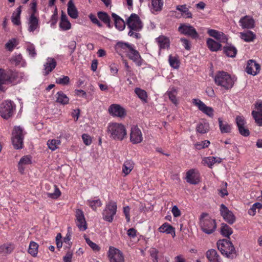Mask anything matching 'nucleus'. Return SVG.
<instances>
[{
    "label": "nucleus",
    "instance_id": "obj_37",
    "mask_svg": "<svg viewBox=\"0 0 262 262\" xmlns=\"http://www.w3.org/2000/svg\"><path fill=\"white\" fill-rule=\"evenodd\" d=\"M220 129L221 132L223 134L229 133L231 131L232 126L231 124H229L225 121H223L222 118H219L218 119Z\"/></svg>",
    "mask_w": 262,
    "mask_h": 262
},
{
    "label": "nucleus",
    "instance_id": "obj_25",
    "mask_svg": "<svg viewBox=\"0 0 262 262\" xmlns=\"http://www.w3.org/2000/svg\"><path fill=\"white\" fill-rule=\"evenodd\" d=\"M222 161V159L220 157H207L203 158L202 164L211 168L214 164L221 163Z\"/></svg>",
    "mask_w": 262,
    "mask_h": 262
},
{
    "label": "nucleus",
    "instance_id": "obj_52",
    "mask_svg": "<svg viewBox=\"0 0 262 262\" xmlns=\"http://www.w3.org/2000/svg\"><path fill=\"white\" fill-rule=\"evenodd\" d=\"M26 50L29 55L32 58H34L36 55V52L35 46L32 43L28 42L26 44Z\"/></svg>",
    "mask_w": 262,
    "mask_h": 262
},
{
    "label": "nucleus",
    "instance_id": "obj_57",
    "mask_svg": "<svg viewBox=\"0 0 262 262\" xmlns=\"http://www.w3.org/2000/svg\"><path fill=\"white\" fill-rule=\"evenodd\" d=\"M69 82L70 78L68 76L62 75L56 79V82L61 85H67Z\"/></svg>",
    "mask_w": 262,
    "mask_h": 262
},
{
    "label": "nucleus",
    "instance_id": "obj_39",
    "mask_svg": "<svg viewBox=\"0 0 262 262\" xmlns=\"http://www.w3.org/2000/svg\"><path fill=\"white\" fill-rule=\"evenodd\" d=\"M134 167V162L130 160H126L122 166V172L124 176L128 174Z\"/></svg>",
    "mask_w": 262,
    "mask_h": 262
},
{
    "label": "nucleus",
    "instance_id": "obj_60",
    "mask_svg": "<svg viewBox=\"0 0 262 262\" xmlns=\"http://www.w3.org/2000/svg\"><path fill=\"white\" fill-rule=\"evenodd\" d=\"M86 243L87 244L94 250L95 251H98L100 249L99 246L95 243L92 242L89 238H85Z\"/></svg>",
    "mask_w": 262,
    "mask_h": 262
},
{
    "label": "nucleus",
    "instance_id": "obj_16",
    "mask_svg": "<svg viewBox=\"0 0 262 262\" xmlns=\"http://www.w3.org/2000/svg\"><path fill=\"white\" fill-rule=\"evenodd\" d=\"M220 212L224 219L230 224H232L235 221V217L232 212L223 204L220 206Z\"/></svg>",
    "mask_w": 262,
    "mask_h": 262
},
{
    "label": "nucleus",
    "instance_id": "obj_63",
    "mask_svg": "<svg viewBox=\"0 0 262 262\" xmlns=\"http://www.w3.org/2000/svg\"><path fill=\"white\" fill-rule=\"evenodd\" d=\"M223 185V187L219 191V194L221 195V196L224 197L225 196L228 195V191L227 190V183L225 182Z\"/></svg>",
    "mask_w": 262,
    "mask_h": 262
},
{
    "label": "nucleus",
    "instance_id": "obj_62",
    "mask_svg": "<svg viewBox=\"0 0 262 262\" xmlns=\"http://www.w3.org/2000/svg\"><path fill=\"white\" fill-rule=\"evenodd\" d=\"M182 43V46L185 48L186 50H190L191 49V43L189 40L185 38H181L180 39Z\"/></svg>",
    "mask_w": 262,
    "mask_h": 262
},
{
    "label": "nucleus",
    "instance_id": "obj_47",
    "mask_svg": "<svg viewBox=\"0 0 262 262\" xmlns=\"http://www.w3.org/2000/svg\"><path fill=\"white\" fill-rule=\"evenodd\" d=\"M98 17L104 23L106 24L108 28L111 27L110 24V17L106 13L102 11L98 12Z\"/></svg>",
    "mask_w": 262,
    "mask_h": 262
},
{
    "label": "nucleus",
    "instance_id": "obj_20",
    "mask_svg": "<svg viewBox=\"0 0 262 262\" xmlns=\"http://www.w3.org/2000/svg\"><path fill=\"white\" fill-rule=\"evenodd\" d=\"M199 172L194 169L188 170L186 173V181L191 184H196L200 182Z\"/></svg>",
    "mask_w": 262,
    "mask_h": 262
},
{
    "label": "nucleus",
    "instance_id": "obj_19",
    "mask_svg": "<svg viewBox=\"0 0 262 262\" xmlns=\"http://www.w3.org/2000/svg\"><path fill=\"white\" fill-rule=\"evenodd\" d=\"M108 112L112 116L120 118L124 117L126 115L124 108L117 104L111 105L108 108Z\"/></svg>",
    "mask_w": 262,
    "mask_h": 262
},
{
    "label": "nucleus",
    "instance_id": "obj_51",
    "mask_svg": "<svg viewBox=\"0 0 262 262\" xmlns=\"http://www.w3.org/2000/svg\"><path fill=\"white\" fill-rule=\"evenodd\" d=\"M135 92L141 100L144 102L147 101V95L145 91L137 88L135 89Z\"/></svg>",
    "mask_w": 262,
    "mask_h": 262
},
{
    "label": "nucleus",
    "instance_id": "obj_46",
    "mask_svg": "<svg viewBox=\"0 0 262 262\" xmlns=\"http://www.w3.org/2000/svg\"><path fill=\"white\" fill-rule=\"evenodd\" d=\"M240 36L242 39L247 42L252 41L255 38V35L251 31L241 33Z\"/></svg>",
    "mask_w": 262,
    "mask_h": 262
},
{
    "label": "nucleus",
    "instance_id": "obj_2",
    "mask_svg": "<svg viewBox=\"0 0 262 262\" xmlns=\"http://www.w3.org/2000/svg\"><path fill=\"white\" fill-rule=\"evenodd\" d=\"M127 25L129 29L128 35L135 38H140V34L138 32L142 28V22L138 15L133 13L127 19Z\"/></svg>",
    "mask_w": 262,
    "mask_h": 262
},
{
    "label": "nucleus",
    "instance_id": "obj_23",
    "mask_svg": "<svg viewBox=\"0 0 262 262\" xmlns=\"http://www.w3.org/2000/svg\"><path fill=\"white\" fill-rule=\"evenodd\" d=\"M239 24L243 29H251L254 26V20L251 16L246 15L240 19Z\"/></svg>",
    "mask_w": 262,
    "mask_h": 262
},
{
    "label": "nucleus",
    "instance_id": "obj_12",
    "mask_svg": "<svg viewBox=\"0 0 262 262\" xmlns=\"http://www.w3.org/2000/svg\"><path fill=\"white\" fill-rule=\"evenodd\" d=\"M178 31L181 34L189 36L193 38H196L199 37L198 33L195 28L189 24H180L178 28Z\"/></svg>",
    "mask_w": 262,
    "mask_h": 262
},
{
    "label": "nucleus",
    "instance_id": "obj_42",
    "mask_svg": "<svg viewBox=\"0 0 262 262\" xmlns=\"http://www.w3.org/2000/svg\"><path fill=\"white\" fill-rule=\"evenodd\" d=\"M156 40L161 49H164L169 47V40L167 37L164 36H161L158 37Z\"/></svg>",
    "mask_w": 262,
    "mask_h": 262
},
{
    "label": "nucleus",
    "instance_id": "obj_15",
    "mask_svg": "<svg viewBox=\"0 0 262 262\" xmlns=\"http://www.w3.org/2000/svg\"><path fill=\"white\" fill-rule=\"evenodd\" d=\"M130 140L133 144H138L143 140V136L140 128L137 126H133L131 128Z\"/></svg>",
    "mask_w": 262,
    "mask_h": 262
},
{
    "label": "nucleus",
    "instance_id": "obj_3",
    "mask_svg": "<svg viewBox=\"0 0 262 262\" xmlns=\"http://www.w3.org/2000/svg\"><path fill=\"white\" fill-rule=\"evenodd\" d=\"M107 133L110 138L122 141L126 136L127 132L124 125L119 123H110L107 126Z\"/></svg>",
    "mask_w": 262,
    "mask_h": 262
},
{
    "label": "nucleus",
    "instance_id": "obj_55",
    "mask_svg": "<svg viewBox=\"0 0 262 262\" xmlns=\"http://www.w3.org/2000/svg\"><path fill=\"white\" fill-rule=\"evenodd\" d=\"M167 95H168L169 99L171 101V102L174 104H178V101L176 98L177 91L174 89H172L170 90L167 91Z\"/></svg>",
    "mask_w": 262,
    "mask_h": 262
},
{
    "label": "nucleus",
    "instance_id": "obj_53",
    "mask_svg": "<svg viewBox=\"0 0 262 262\" xmlns=\"http://www.w3.org/2000/svg\"><path fill=\"white\" fill-rule=\"evenodd\" d=\"M14 249V246L12 244H5L0 247V253H10Z\"/></svg>",
    "mask_w": 262,
    "mask_h": 262
},
{
    "label": "nucleus",
    "instance_id": "obj_35",
    "mask_svg": "<svg viewBox=\"0 0 262 262\" xmlns=\"http://www.w3.org/2000/svg\"><path fill=\"white\" fill-rule=\"evenodd\" d=\"M11 61L16 66L25 67L27 66L25 60L20 54L14 55L12 57Z\"/></svg>",
    "mask_w": 262,
    "mask_h": 262
},
{
    "label": "nucleus",
    "instance_id": "obj_27",
    "mask_svg": "<svg viewBox=\"0 0 262 262\" xmlns=\"http://www.w3.org/2000/svg\"><path fill=\"white\" fill-rule=\"evenodd\" d=\"M133 46V45L128 43L119 42L116 46V49L120 55L122 53H126L127 54Z\"/></svg>",
    "mask_w": 262,
    "mask_h": 262
},
{
    "label": "nucleus",
    "instance_id": "obj_59",
    "mask_svg": "<svg viewBox=\"0 0 262 262\" xmlns=\"http://www.w3.org/2000/svg\"><path fill=\"white\" fill-rule=\"evenodd\" d=\"M210 144V142L208 140H205L201 142H197L194 144V146L196 149L198 150L202 149L205 147H207Z\"/></svg>",
    "mask_w": 262,
    "mask_h": 262
},
{
    "label": "nucleus",
    "instance_id": "obj_29",
    "mask_svg": "<svg viewBox=\"0 0 262 262\" xmlns=\"http://www.w3.org/2000/svg\"><path fill=\"white\" fill-rule=\"evenodd\" d=\"M32 163V158L30 156L27 155L23 156L19 160L18 164L19 171L23 173L25 170V166L29 165Z\"/></svg>",
    "mask_w": 262,
    "mask_h": 262
},
{
    "label": "nucleus",
    "instance_id": "obj_13",
    "mask_svg": "<svg viewBox=\"0 0 262 262\" xmlns=\"http://www.w3.org/2000/svg\"><path fill=\"white\" fill-rule=\"evenodd\" d=\"M192 103L196 106L198 109L210 117H213L214 115L213 109L209 106H207L203 101L199 99H193Z\"/></svg>",
    "mask_w": 262,
    "mask_h": 262
},
{
    "label": "nucleus",
    "instance_id": "obj_5",
    "mask_svg": "<svg viewBox=\"0 0 262 262\" xmlns=\"http://www.w3.org/2000/svg\"><path fill=\"white\" fill-rule=\"evenodd\" d=\"M218 249L225 256L233 258L236 256V252L233 244L226 239H220L217 242Z\"/></svg>",
    "mask_w": 262,
    "mask_h": 262
},
{
    "label": "nucleus",
    "instance_id": "obj_26",
    "mask_svg": "<svg viewBox=\"0 0 262 262\" xmlns=\"http://www.w3.org/2000/svg\"><path fill=\"white\" fill-rule=\"evenodd\" d=\"M206 256L209 262H223L220 256L214 249L208 250L206 253Z\"/></svg>",
    "mask_w": 262,
    "mask_h": 262
},
{
    "label": "nucleus",
    "instance_id": "obj_32",
    "mask_svg": "<svg viewBox=\"0 0 262 262\" xmlns=\"http://www.w3.org/2000/svg\"><path fill=\"white\" fill-rule=\"evenodd\" d=\"M116 28L119 31H122L125 28V25L124 20L118 15L114 13L112 14Z\"/></svg>",
    "mask_w": 262,
    "mask_h": 262
},
{
    "label": "nucleus",
    "instance_id": "obj_56",
    "mask_svg": "<svg viewBox=\"0 0 262 262\" xmlns=\"http://www.w3.org/2000/svg\"><path fill=\"white\" fill-rule=\"evenodd\" d=\"M168 60L172 68L177 69L179 67V61L177 57L169 55Z\"/></svg>",
    "mask_w": 262,
    "mask_h": 262
},
{
    "label": "nucleus",
    "instance_id": "obj_21",
    "mask_svg": "<svg viewBox=\"0 0 262 262\" xmlns=\"http://www.w3.org/2000/svg\"><path fill=\"white\" fill-rule=\"evenodd\" d=\"M260 66L255 61L249 60L247 64L246 72L248 74L255 76L259 73Z\"/></svg>",
    "mask_w": 262,
    "mask_h": 262
},
{
    "label": "nucleus",
    "instance_id": "obj_22",
    "mask_svg": "<svg viewBox=\"0 0 262 262\" xmlns=\"http://www.w3.org/2000/svg\"><path fill=\"white\" fill-rule=\"evenodd\" d=\"M149 8L150 12L154 14H157L161 12L164 5L163 0H150Z\"/></svg>",
    "mask_w": 262,
    "mask_h": 262
},
{
    "label": "nucleus",
    "instance_id": "obj_17",
    "mask_svg": "<svg viewBox=\"0 0 262 262\" xmlns=\"http://www.w3.org/2000/svg\"><path fill=\"white\" fill-rule=\"evenodd\" d=\"M76 224L80 231H84L87 229V224L83 211L80 209L76 211Z\"/></svg>",
    "mask_w": 262,
    "mask_h": 262
},
{
    "label": "nucleus",
    "instance_id": "obj_31",
    "mask_svg": "<svg viewBox=\"0 0 262 262\" xmlns=\"http://www.w3.org/2000/svg\"><path fill=\"white\" fill-rule=\"evenodd\" d=\"M9 69H0V90H3V84H9Z\"/></svg>",
    "mask_w": 262,
    "mask_h": 262
},
{
    "label": "nucleus",
    "instance_id": "obj_41",
    "mask_svg": "<svg viewBox=\"0 0 262 262\" xmlns=\"http://www.w3.org/2000/svg\"><path fill=\"white\" fill-rule=\"evenodd\" d=\"M207 45L208 48L212 51L216 52L221 49L222 47L220 43L217 42L211 38L207 40Z\"/></svg>",
    "mask_w": 262,
    "mask_h": 262
},
{
    "label": "nucleus",
    "instance_id": "obj_11",
    "mask_svg": "<svg viewBox=\"0 0 262 262\" xmlns=\"http://www.w3.org/2000/svg\"><path fill=\"white\" fill-rule=\"evenodd\" d=\"M108 257L110 262H124L123 253L120 250L114 247L109 248Z\"/></svg>",
    "mask_w": 262,
    "mask_h": 262
},
{
    "label": "nucleus",
    "instance_id": "obj_54",
    "mask_svg": "<svg viewBox=\"0 0 262 262\" xmlns=\"http://www.w3.org/2000/svg\"><path fill=\"white\" fill-rule=\"evenodd\" d=\"M17 40L15 38L10 39L5 45L6 48L9 51H12L17 45Z\"/></svg>",
    "mask_w": 262,
    "mask_h": 262
},
{
    "label": "nucleus",
    "instance_id": "obj_48",
    "mask_svg": "<svg viewBox=\"0 0 262 262\" xmlns=\"http://www.w3.org/2000/svg\"><path fill=\"white\" fill-rule=\"evenodd\" d=\"M177 10L182 12V15L186 18H191L192 14L188 10L185 5H178L177 6Z\"/></svg>",
    "mask_w": 262,
    "mask_h": 262
},
{
    "label": "nucleus",
    "instance_id": "obj_4",
    "mask_svg": "<svg viewBox=\"0 0 262 262\" xmlns=\"http://www.w3.org/2000/svg\"><path fill=\"white\" fill-rule=\"evenodd\" d=\"M199 225L203 232L210 234L216 229V224L214 219L206 213H203L199 218Z\"/></svg>",
    "mask_w": 262,
    "mask_h": 262
},
{
    "label": "nucleus",
    "instance_id": "obj_49",
    "mask_svg": "<svg viewBox=\"0 0 262 262\" xmlns=\"http://www.w3.org/2000/svg\"><path fill=\"white\" fill-rule=\"evenodd\" d=\"M61 144V141L59 139H51L48 140L47 145L50 149L54 151L58 148Z\"/></svg>",
    "mask_w": 262,
    "mask_h": 262
},
{
    "label": "nucleus",
    "instance_id": "obj_34",
    "mask_svg": "<svg viewBox=\"0 0 262 262\" xmlns=\"http://www.w3.org/2000/svg\"><path fill=\"white\" fill-rule=\"evenodd\" d=\"M68 14L72 18L78 17V11L72 0H70L68 3Z\"/></svg>",
    "mask_w": 262,
    "mask_h": 262
},
{
    "label": "nucleus",
    "instance_id": "obj_43",
    "mask_svg": "<svg viewBox=\"0 0 262 262\" xmlns=\"http://www.w3.org/2000/svg\"><path fill=\"white\" fill-rule=\"evenodd\" d=\"M224 52L227 56L233 58L236 55L237 50L234 46L227 45L224 47Z\"/></svg>",
    "mask_w": 262,
    "mask_h": 262
},
{
    "label": "nucleus",
    "instance_id": "obj_33",
    "mask_svg": "<svg viewBox=\"0 0 262 262\" xmlns=\"http://www.w3.org/2000/svg\"><path fill=\"white\" fill-rule=\"evenodd\" d=\"M59 27L63 31L69 30L71 28V24L68 19L67 15L62 13L59 23Z\"/></svg>",
    "mask_w": 262,
    "mask_h": 262
},
{
    "label": "nucleus",
    "instance_id": "obj_36",
    "mask_svg": "<svg viewBox=\"0 0 262 262\" xmlns=\"http://www.w3.org/2000/svg\"><path fill=\"white\" fill-rule=\"evenodd\" d=\"M21 12V7H18L13 13L11 20L14 25L19 26L21 24L20 14Z\"/></svg>",
    "mask_w": 262,
    "mask_h": 262
},
{
    "label": "nucleus",
    "instance_id": "obj_61",
    "mask_svg": "<svg viewBox=\"0 0 262 262\" xmlns=\"http://www.w3.org/2000/svg\"><path fill=\"white\" fill-rule=\"evenodd\" d=\"M60 191L56 186H55V190L53 193H48L47 194L48 197L52 199H57L60 195Z\"/></svg>",
    "mask_w": 262,
    "mask_h": 262
},
{
    "label": "nucleus",
    "instance_id": "obj_9",
    "mask_svg": "<svg viewBox=\"0 0 262 262\" xmlns=\"http://www.w3.org/2000/svg\"><path fill=\"white\" fill-rule=\"evenodd\" d=\"M9 84L12 85H16L27 79V76L24 72H20L15 70L9 69Z\"/></svg>",
    "mask_w": 262,
    "mask_h": 262
},
{
    "label": "nucleus",
    "instance_id": "obj_64",
    "mask_svg": "<svg viewBox=\"0 0 262 262\" xmlns=\"http://www.w3.org/2000/svg\"><path fill=\"white\" fill-rule=\"evenodd\" d=\"M150 255L154 259L153 262H158L157 254L158 251L154 248H151L149 250Z\"/></svg>",
    "mask_w": 262,
    "mask_h": 262
},
{
    "label": "nucleus",
    "instance_id": "obj_24",
    "mask_svg": "<svg viewBox=\"0 0 262 262\" xmlns=\"http://www.w3.org/2000/svg\"><path fill=\"white\" fill-rule=\"evenodd\" d=\"M57 62L54 58L48 57L43 65L44 68L43 73L44 75H48L55 68Z\"/></svg>",
    "mask_w": 262,
    "mask_h": 262
},
{
    "label": "nucleus",
    "instance_id": "obj_38",
    "mask_svg": "<svg viewBox=\"0 0 262 262\" xmlns=\"http://www.w3.org/2000/svg\"><path fill=\"white\" fill-rule=\"evenodd\" d=\"M86 204L93 210H96L98 207L102 205V202L97 198H91L86 201Z\"/></svg>",
    "mask_w": 262,
    "mask_h": 262
},
{
    "label": "nucleus",
    "instance_id": "obj_30",
    "mask_svg": "<svg viewBox=\"0 0 262 262\" xmlns=\"http://www.w3.org/2000/svg\"><path fill=\"white\" fill-rule=\"evenodd\" d=\"M158 231L161 233L170 234L172 237L176 235L174 228L168 223H164L159 228Z\"/></svg>",
    "mask_w": 262,
    "mask_h": 262
},
{
    "label": "nucleus",
    "instance_id": "obj_14",
    "mask_svg": "<svg viewBox=\"0 0 262 262\" xmlns=\"http://www.w3.org/2000/svg\"><path fill=\"white\" fill-rule=\"evenodd\" d=\"M255 110L252 112V116L255 122L259 126H262V101H257L255 104Z\"/></svg>",
    "mask_w": 262,
    "mask_h": 262
},
{
    "label": "nucleus",
    "instance_id": "obj_45",
    "mask_svg": "<svg viewBox=\"0 0 262 262\" xmlns=\"http://www.w3.org/2000/svg\"><path fill=\"white\" fill-rule=\"evenodd\" d=\"M196 130L201 134H205L209 130V124L205 121L200 122L196 126Z\"/></svg>",
    "mask_w": 262,
    "mask_h": 262
},
{
    "label": "nucleus",
    "instance_id": "obj_50",
    "mask_svg": "<svg viewBox=\"0 0 262 262\" xmlns=\"http://www.w3.org/2000/svg\"><path fill=\"white\" fill-rule=\"evenodd\" d=\"M221 232L223 236L229 237L232 234L233 231L228 225L223 224L221 228Z\"/></svg>",
    "mask_w": 262,
    "mask_h": 262
},
{
    "label": "nucleus",
    "instance_id": "obj_7",
    "mask_svg": "<svg viewBox=\"0 0 262 262\" xmlns=\"http://www.w3.org/2000/svg\"><path fill=\"white\" fill-rule=\"evenodd\" d=\"M24 135L25 132L20 126L14 127L12 132V142L15 148H22Z\"/></svg>",
    "mask_w": 262,
    "mask_h": 262
},
{
    "label": "nucleus",
    "instance_id": "obj_10",
    "mask_svg": "<svg viewBox=\"0 0 262 262\" xmlns=\"http://www.w3.org/2000/svg\"><path fill=\"white\" fill-rule=\"evenodd\" d=\"M28 31L29 32H36L38 33L39 31L40 25L38 18L35 15L34 13H32L27 19Z\"/></svg>",
    "mask_w": 262,
    "mask_h": 262
},
{
    "label": "nucleus",
    "instance_id": "obj_18",
    "mask_svg": "<svg viewBox=\"0 0 262 262\" xmlns=\"http://www.w3.org/2000/svg\"><path fill=\"white\" fill-rule=\"evenodd\" d=\"M126 56L135 62L138 66H141L143 63L144 60L141 58L139 52L135 49L134 46L128 52Z\"/></svg>",
    "mask_w": 262,
    "mask_h": 262
},
{
    "label": "nucleus",
    "instance_id": "obj_1",
    "mask_svg": "<svg viewBox=\"0 0 262 262\" xmlns=\"http://www.w3.org/2000/svg\"><path fill=\"white\" fill-rule=\"evenodd\" d=\"M215 83L225 90L231 89L236 80L234 75H231L224 71L217 72L214 76Z\"/></svg>",
    "mask_w": 262,
    "mask_h": 262
},
{
    "label": "nucleus",
    "instance_id": "obj_58",
    "mask_svg": "<svg viewBox=\"0 0 262 262\" xmlns=\"http://www.w3.org/2000/svg\"><path fill=\"white\" fill-rule=\"evenodd\" d=\"M262 208V204L260 203H254L251 208L248 210V213L250 215H254L256 213V209H260Z\"/></svg>",
    "mask_w": 262,
    "mask_h": 262
},
{
    "label": "nucleus",
    "instance_id": "obj_28",
    "mask_svg": "<svg viewBox=\"0 0 262 262\" xmlns=\"http://www.w3.org/2000/svg\"><path fill=\"white\" fill-rule=\"evenodd\" d=\"M208 34L218 40L220 42H226L227 41V36L222 32L213 29H209Z\"/></svg>",
    "mask_w": 262,
    "mask_h": 262
},
{
    "label": "nucleus",
    "instance_id": "obj_40",
    "mask_svg": "<svg viewBox=\"0 0 262 262\" xmlns=\"http://www.w3.org/2000/svg\"><path fill=\"white\" fill-rule=\"evenodd\" d=\"M56 102L65 105L69 103V99L62 91L58 92L56 94Z\"/></svg>",
    "mask_w": 262,
    "mask_h": 262
},
{
    "label": "nucleus",
    "instance_id": "obj_8",
    "mask_svg": "<svg viewBox=\"0 0 262 262\" xmlns=\"http://www.w3.org/2000/svg\"><path fill=\"white\" fill-rule=\"evenodd\" d=\"M117 211L116 203L110 201L106 205L105 209L102 212L103 219L108 222H112L113 221L114 217Z\"/></svg>",
    "mask_w": 262,
    "mask_h": 262
},
{
    "label": "nucleus",
    "instance_id": "obj_44",
    "mask_svg": "<svg viewBox=\"0 0 262 262\" xmlns=\"http://www.w3.org/2000/svg\"><path fill=\"white\" fill-rule=\"evenodd\" d=\"M38 245L35 242L31 241L28 249V253L33 257H36L38 254Z\"/></svg>",
    "mask_w": 262,
    "mask_h": 262
},
{
    "label": "nucleus",
    "instance_id": "obj_6",
    "mask_svg": "<svg viewBox=\"0 0 262 262\" xmlns=\"http://www.w3.org/2000/svg\"><path fill=\"white\" fill-rule=\"evenodd\" d=\"M15 110V105L11 100H6L0 104V116L5 119L11 117Z\"/></svg>",
    "mask_w": 262,
    "mask_h": 262
}]
</instances>
